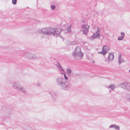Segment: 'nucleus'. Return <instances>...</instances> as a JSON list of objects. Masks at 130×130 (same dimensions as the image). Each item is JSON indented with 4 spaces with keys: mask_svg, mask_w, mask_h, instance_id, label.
Here are the masks:
<instances>
[{
    "mask_svg": "<svg viewBox=\"0 0 130 130\" xmlns=\"http://www.w3.org/2000/svg\"><path fill=\"white\" fill-rule=\"evenodd\" d=\"M67 73L69 76L71 75V70L70 68H68L67 70Z\"/></svg>",
    "mask_w": 130,
    "mask_h": 130,
    "instance_id": "12",
    "label": "nucleus"
},
{
    "mask_svg": "<svg viewBox=\"0 0 130 130\" xmlns=\"http://www.w3.org/2000/svg\"><path fill=\"white\" fill-rule=\"evenodd\" d=\"M64 79L61 77L57 78L56 82L57 84L61 88L65 90H69L72 87L71 84L68 81L64 83L63 81Z\"/></svg>",
    "mask_w": 130,
    "mask_h": 130,
    "instance_id": "2",
    "label": "nucleus"
},
{
    "mask_svg": "<svg viewBox=\"0 0 130 130\" xmlns=\"http://www.w3.org/2000/svg\"><path fill=\"white\" fill-rule=\"evenodd\" d=\"M17 2V0H12V3L13 4L15 5L16 4Z\"/></svg>",
    "mask_w": 130,
    "mask_h": 130,
    "instance_id": "21",
    "label": "nucleus"
},
{
    "mask_svg": "<svg viewBox=\"0 0 130 130\" xmlns=\"http://www.w3.org/2000/svg\"><path fill=\"white\" fill-rule=\"evenodd\" d=\"M38 32L44 35H51L55 36L58 35L57 36L61 38L63 37L59 34L61 32V30L56 28H46L40 29L38 30Z\"/></svg>",
    "mask_w": 130,
    "mask_h": 130,
    "instance_id": "1",
    "label": "nucleus"
},
{
    "mask_svg": "<svg viewBox=\"0 0 130 130\" xmlns=\"http://www.w3.org/2000/svg\"><path fill=\"white\" fill-rule=\"evenodd\" d=\"M115 125V124H112L110 125L109 126V128H114V126Z\"/></svg>",
    "mask_w": 130,
    "mask_h": 130,
    "instance_id": "25",
    "label": "nucleus"
},
{
    "mask_svg": "<svg viewBox=\"0 0 130 130\" xmlns=\"http://www.w3.org/2000/svg\"><path fill=\"white\" fill-rule=\"evenodd\" d=\"M71 26V25L70 26L68 27L67 29V30L68 32H70L71 31V28L70 27Z\"/></svg>",
    "mask_w": 130,
    "mask_h": 130,
    "instance_id": "20",
    "label": "nucleus"
},
{
    "mask_svg": "<svg viewBox=\"0 0 130 130\" xmlns=\"http://www.w3.org/2000/svg\"><path fill=\"white\" fill-rule=\"evenodd\" d=\"M129 72L130 73V70L129 71Z\"/></svg>",
    "mask_w": 130,
    "mask_h": 130,
    "instance_id": "32",
    "label": "nucleus"
},
{
    "mask_svg": "<svg viewBox=\"0 0 130 130\" xmlns=\"http://www.w3.org/2000/svg\"><path fill=\"white\" fill-rule=\"evenodd\" d=\"M71 44L72 45H74L76 44V42L75 41H72L71 42Z\"/></svg>",
    "mask_w": 130,
    "mask_h": 130,
    "instance_id": "23",
    "label": "nucleus"
},
{
    "mask_svg": "<svg viewBox=\"0 0 130 130\" xmlns=\"http://www.w3.org/2000/svg\"><path fill=\"white\" fill-rule=\"evenodd\" d=\"M98 53H99V54H103V55H105V53H104V52L102 50L101 52H98Z\"/></svg>",
    "mask_w": 130,
    "mask_h": 130,
    "instance_id": "24",
    "label": "nucleus"
},
{
    "mask_svg": "<svg viewBox=\"0 0 130 130\" xmlns=\"http://www.w3.org/2000/svg\"><path fill=\"white\" fill-rule=\"evenodd\" d=\"M24 128L26 130H33L29 125L25 126Z\"/></svg>",
    "mask_w": 130,
    "mask_h": 130,
    "instance_id": "13",
    "label": "nucleus"
},
{
    "mask_svg": "<svg viewBox=\"0 0 130 130\" xmlns=\"http://www.w3.org/2000/svg\"><path fill=\"white\" fill-rule=\"evenodd\" d=\"M126 98L128 102H130V94H127L126 96Z\"/></svg>",
    "mask_w": 130,
    "mask_h": 130,
    "instance_id": "15",
    "label": "nucleus"
},
{
    "mask_svg": "<svg viewBox=\"0 0 130 130\" xmlns=\"http://www.w3.org/2000/svg\"><path fill=\"white\" fill-rule=\"evenodd\" d=\"M114 54L113 52L110 53L107 58V60L109 62L112 60L114 58Z\"/></svg>",
    "mask_w": 130,
    "mask_h": 130,
    "instance_id": "9",
    "label": "nucleus"
},
{
    "mask_svg": "<svg viewBox=\"0 0 130 130\" xmlns=\"http://www.w3.org/2000/svg\"><path fill=\"white\" fill-rule=\"evenodd\" d=\"M90 27L87 25H84L82 26V27L83 29L82 31L83 32V33L85 35H87V33L89 31V28Z\"/></svg>",
    "mask_w": 130,
    "mask_h": 130,
    "instance_id": "7",
    "label": "nucleus"
},
{
    "mask_svg": "<svg viewBox=\"0 0 130 130\" xmlns=\"http://www.w3.org/2000/svg\"><path fill=\"white\" fill-rule=\"evenodd\" d=\"M56 66L59 69H61V68H62L60 66V64L58 61H57Z\"/></svg>",
    "mask_w": 130,
    "mask_h": 130,
    "instance_id": "16",
    "label": "nucleus"
},
{
    "mask_svg": "<svg viewBox=\"0 0 130 130\" xmlns=\"http://www.w3.org/2000/svg\"><path fill=\"white\" fill-rule=\"evenodd\" d=\"M121 55H119L118 57V63L119 65H120L122 62H123V61H121Z\"/></svg>",
    "mask_w": 130,
    "mask_h": 130,
    "instance_id": "14",
    "label": "nucleus"
},
{
    "mask_svg": "<svg viewBox=\"0 0 130 130\" xmlns=\"http://www.w3.org/2000/svg\"><path fill=\"white\" fill-rule=\"evenodd\" d=\"M120 60L121 61H123V59H121H121H120Z\"/></svg>",
    "mask_w": 130,
    "mask_h": 130,
    "instance_id": "28",
    "label": "nucleus"
},
{
    "mask_svg": "<svg viewBox=\"0 0 130 130\" xmlns=\"http://www.w3.org/2000/svg\"><path fill=\"white\" fill-rule=\"evenodd\" d=\"M92 62H93V63H94V61H92Z\"/></svg>",
    "mask_w": 130,
    "mask_h": 130,
    "instance_id": "29",
    "label": "nucleus"
},
{
    "mask_svg": "<svg viewBox=\"0 0 130 130\" xmlns=\"http://www.w3.org/2000/svg\"><path fill=\"white\" fill-rule=\"evenodd\" d=\"M60 70V72H61V74H64V71L63 68H61V69H59Z\"/></svg>",
    "mask_w": 130,
    "mask_h": 130,
    "instance_id": "19",
    "label": "nucleus"
},
{
    "mask_svg": "<svg viewBox=\"0 0 130 130\" xmlns=\"http://www.w3.org/2000/svg\"><path fill=\"white\" fill-rule=\"evenodd\" d=\"M83 54L81 52L80 48L78 47L76 48L73 54L74 59L77 60H80L82 58Z\"/></svg>",
    "mask_w": 130,
    "mask_h": 130,
    "instance_id": "3",
    "label": "nucleus"
},
{
    "mask_svg": "<svg viewBox=\"0 0 130 130\" xmlns=\"http://www.w3.org/2000/svg\"><path fill=\"white\" fill-rule=\"evenodd\" d=\"M114 128L116 129L120 130V127L119 126L115 125Z\"/></svg>",
    "mask_w": 130,
    "mask_h": 130,
    "instance_id": "18",
    "label": "nucleus"
},
{
    "mask_svg": "<svg viewBox=\"0 0 130 130\" xmlns=\"http://www.w3.org/2000/svg\"><path fill=\"white\" fill-rule=\"evenodd\" d=\"M64 77L65 79L66 80H68V77L65 76V74H64Z\"/></svg>",
    "mask_w": 130,
    "mask_h": 130,
    "instance_id": "26",
    "label": "nucleus"
},
{
    "mask_svg": "<svg viewBox=\"0 0 130 130\" xmlns=\"http://www.w3.org/2000/svg\"><path fill=\"white\" fill-rule=\"evenodd\" d=\"M100 33L99 31H97L96 33L93 34L91 37H90V39L93 40V39L95 38L100 35Z\"/></svg>",
    "mask_w": 130,
    "mask_h": 130,
    "instance_id": "8",
    "label": "nucleus"
},
{
    "mask_svg": "<svg viewBox=\"0 0 130 130\" xmlns=\"http://www.w3.org/2000/svg\"><path fill=\"white\" fill-rule=\"evenodd\" d=\"M12 85L13 88L18 91L25 93L26 91L24 88H23L17 83H13Z\"/></svg>",
    "mask_w": 130,
    "mask_h": 130,
    "instance_id": "4",
    "label": "nucleus"
},
{
    "mask_svg": "<svg viewBox=\"0 0 130 130\" xmlns=\"http://www.w3.org/2000/svg\"><path fill=\"white\" fill-rule=\"evenodd\" d=\"M121 36L119 37L118 38V40H123L124 38L125 35L124 33L123 32H121Z\"/></svg>",
    "mask_w": 130,
    "mask_h": 130,
    "instance_id": "11",
    "label": "nucleus"
},
{
    "mask_svg": "<svg viewBox=\"0 0 130 130\" xmlns=\"http://www.w3.org/2000/svg\"><path fill=\"white\" fill-rule=\"evenodd\" d=\"M119 86L124 90L130 91V83L128 82H125L120 84Z\"/></svg>",
    "mask_w": 130,
    "mask_h": 130,
    "instance_id": "5",
    "label": "nucleus"
},
{
    "mask_svg": "<svg viewBox=\"0 0 130 130\" xmlns=\"http://www.w3.org/2000/svg\"><path fill=\"white\" fill-rule=\"evenodd\" d=\"M107 59H106V60H105V61H107Z\"/></svg>",
    "mask_w": 130,
    "mask_h": 130,
    "instance_id": "30",
    "label": "nucleus"
},
{
    "mask_svg": "<svg viewBox=\"0 0 130 130\" xmlns=\"http://www.w3.org/2000/svg\"><path fill=\"white\" fill-rule=\"evenodd\" d=\"M84 20H83V22H84Z\"/></svg>",
    "mask_w": 130,
    "mask_h": 130,
    "instance_id": "31",
    "label": "nucleus"
},
{
    "mask_svg": "<svg viewBox=\"0 0 130 130\" xmlns=\"http://www.w3.org/2000/svg\"><path fill=\"white\" fill-rule=\"evenodd\" d=\"M55 6L54 5H52L51 6V8L52 9L54 10L55 9Z\"/></svg>",
    "mask_w": 130,
    "mask_h": 130,
    "instance_id": "22",
    "label": "nucleus"
},
{
    "mask_svg": "<svg viewBox=\"0 0 130 130\" xmlns=\"http://www.w3.org/2000/svg\"><path fill=\"white\" fill-rule=\"evenodd\" d=\"M40 84H38V85H38V86H40Z\"/></svg>",
    "mask_w": 130,
    "mask_h": 130,
    "instance_id": "27",
    "label": "nucleus"
},
{
    "mask_svg": "<svg viewBox=\"0 0 130 130\" xmlns=\"http://www.w3.org/2000/svg\"><path fill=\"white\" fill-rule=\"evenodd\" d=\"M24 55L25 56L29 59H34L36 58H37L36 55L32 54L28 52L24 53Z\"/></svg>",
    "mask_w": 130,
    "mask_h": 130,
    "instance_id": "6",
    "label": "nucleus"
},
{
    "mask_svg": "<svg viewBox=\"0 0 130 130\" xmlns=\"http://www.w3.org/2000/svg\"><path fill=\"white\" fill-rule=\"evenodd\" d=\"M109 48V47L107 45H105L103 46L102 50L105 55L107 53Z\"/></svg>",
    "mask_w": 130,
    "mask_h": 130,
    "instance_id": "10",
    "label": "nucleus"
},
{
    "mask_svg": "<svg viewBox=\"0 0 130 130\" xmlns=\"http://www.w3.org/2000/svg\"><path fill=\"white\" fill-rule=\"evenodd\" d=\"M109 87L111 90H113L115 86L113 84H111L109 86Z\"/></svg>",
    "mask_w": 130,
    "mask_h": 130,
    "instance_id": "17",
    "label": "nucleus"
}]
</instances>
